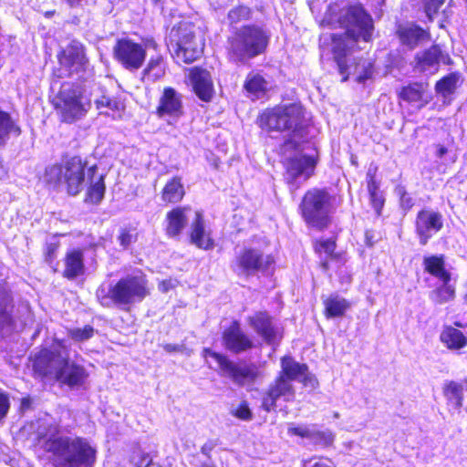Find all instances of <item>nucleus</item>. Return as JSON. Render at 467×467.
Segmentation results:
<instances>
[{
    "instance_id": "obj_1",
    "label": "nucleus",
    "mask_w": 467,
    "mask_h": 467,
    "mask_svg": "<svg viewBox=\"0 0 467 467\" xmlns=\"http://www.w3.org/2000/svg\"><path fill=\"white\" fill-rule=\"evenodd\" d=\"M340 23L346 29L343 35L332 34L328 37L323 35L320 45L323 47L328 39H331V51L337 64L340 74L347 71L346 56L348 50L353 48L354 44L362 39L368 42L373 32L372 18L366 13L361 5L350 6L342 16Z\"/></svg>"
},
{
    "instance_id": "obj_2",
    "label": "nucleus",
    "mask_w": 467,
    "mask_h": 467,
    "mask_svg": "<svg viewBox=\"0 0 467 467\" xmlns=\"http://www.w3.org/2000/svg\"><path fill=\"white\" fill-rule=\"evenodd\" d=\"M34 370L69 387L80 386L88 374L82 366L69 363L67 346L64 340H54L49 349H43L34 360Z\"/></svg>"
},
{
    "instance_id": "obj_3",
    "label": "nucleus",
    "mask_w": 467,
    "mask_h": 467,
    "mask_svg": "<svg viewBox=\"0 0 467 467\" xmlns=\"http://www.w3.org/2000/svg\"><path fill=\"white\" fill-rule=\"evenodd\" d=\"M259 126L267 130L290 131L283 145L284 151L296 149L306 135V119L301 104L291 103L265 110L258 119Z\"/></svg>"
},
{
    "instance_id": "obj_4",
    "label": "nucleus",
    "mask_w": 467,
    "mask_h": 467,
    "mask_svg": "<svg viewBox=\"0 0 467 467\" xmlns=\"http://www.w3.org/2000/svg\"><path fill=\"white\" fill-rule=\"evenodd\" d=\"M149 295L148 280L141 272L128 275L118 282H104L96 296L105 307L125 306L142 301Z\"/></svg>"
},
{
    "instance_id": "obj_5",
    "label": "nucleus",
    "mask_w": 467,
    "mask_h": 467,
    "mask_svg": "<svg viewBox=\"0 0 467 467\" xmlns=\"http://www.w3.org/2000/svg\"><path fill=\"white\" fill-rule=\"evenodd\" d=\"M44 448L47 451L53 453L61 467H91L96 458V451L80 438L48 439Z\"/></svg>"
},
{
    "instance_id": "obj_6",
    "label": "nucleus",
    "mask_w": 467,
    "mask_h": 467,
    "mask_svg": "<svg viewBox=\"0 0 467 467\" xmlns=\"http://www.w3.org/2000/svg\"><path fill=\"white\" fill-rule=\"evenodd\" d=\"M62 121L73 123L83 119L91 108V99L79 83L64 82L53 99Z\"/></svg>"
},
{
    "instance_id": "obj_7",
    "label": "nucleus",
    "mask_w": 467,
    "mask_h": 467,
    "mask_svg": "<svg viewBox=\"0 0 467 467\" xmlns=\"http://www.w3.org/2000/svg\"><path fill=\"white\" fill-rule=\"evenodd\" d=\"M268 45V36L259 26H245L229 38V57L234 62L245 63L264 53Z\"/></svg>"
},
{
    "instance_id": "obj_8",
    "label": "nucleus",
    "mask_w": 467,
    "mask_h": 467,
    "mask_svg": "<svg viewBox=\"0 0 467 467\" xmlns=\"http://www.w3.org/2000/svg\"><path fill=\"white\" fill-rule=\"evenodd\" d=\"M167 46L178 62L191 64L201 57L204 44L202 38L196 36L192 24L181 22L171 27Z\"/></svg>"
},
{
    "instance_id": "obj_9",
    "label": "nucleus",
    "mask_w": 467,
    "mask_h": 467,
    "mask_svg": "<svg viewBox=\"0 0 467 467\" xmlns=\"http://www.w3.org/2000/svg\"><path fill=\"white\" fill-rule=\"evenodd\" d=\"M331 195L324 189L308 190L300 204L299 210L306 223L317 229L327 227L331 213Z\"/></svg>"
},
{
    "instance_id": "obj_10",
    "label": "nucleus",
    "mask_w": 467,
    "mask_h": 467,
    "mask_svg": "<svg viewBox=\"0 0 467 467\" xmlns=\"http://www.w3.org/2000/svg\"><path fill=\"white\" fill-rule=\"evenodd\" d=\"M86 163L79 157H72L65 165H52L46 169L45 180L53 186L66 185L70 195L79 193L85 182Z\"/></svg>"
},
{
    "instance_id": "obj_11",
    "label": "nucleus",
    "mask_w": 467,
    "mask_h": 467,
    "mask_svg": "<svg viewBox=\"0 0 467 467\" xmlns=\"http://www.w3.org/2000/svg\"><path fill=\"white\" fill-rule=\"evenodd\" d=\"M274 264L270 254L254 247H244L232 261L231 268L238 276L248 278L258 273L265 274Z\"/></svg>"
},
{
    "instance_id": "obj_12",
    "label": "nucleus",
    "mask_w": 467,
    "mask_h": 467,
    "mask_svg": "<svg viewBox=\"0 0 467 467\" xmlns=\"http://www.w3.org/2000/svg\"><path fill=\"white\" fill-rule=\"evenodd\" d=\"M203 352L205 357H210L217 362L223 376L231 379L238 386L252 385L258 377L257 367L254 364L233 362L226 356L209 348H205Z\"/></svg>"
},
{
    "instance_id": "obj_13",
    "label": "nucleus",
    "mask_w": 467,
    "mask_h": 467,
    "mask_svg": "<svg viewBox=\"0 0 467 467\" xmlns=\"http://www.w3.org/2000/svg\"><path fill=\"white\" fill-rule=\"evenodd\" d=\"M300 144L296 152L285 159V180L289 184H296L306 182L313 173L316 165L315 160L307 155L299 152Z\"/></svg>"
},
{
    "instance_id": "obj_14",
    "label": "nucleus",
    "mask_w": 467,
    "mask_h": 467,
    "mask_svg": "<svg viewBox=\"0 0 467 467\" xmlns=\"http://www.w3.org/2000/svg\"><path fill=\"white\" fill-rule=\"evenodd\" d=\"M115 58L128 70L139 69L145 61L146 49L129 38L119 39L113 48Z\"/></svg>"
},
{
    "instance_id": "obj_15",
    "label": "nucleus",
    "mask_w": 467,
    "mask_h": 467,
    "mask_svg": "<svg viewBox=\"0 0 467 467\" xmlns=\"http://www.w3.org/2000/svg\"><path fill=\"white\" fill-rule=\"evenodd\" d=\"M159 118L174 124L183 115L182 95L172 88H165L156 109Z\"/></svg>"
},
{
    "instance_id": "obj_16",
    "label": "nucleus",
    "mask_w": 467,
    "mask_h": 467,
    "mask_svg": "<svg viewBox=\"0 0 467 467\" xmlns=\"http://www.w3.org/2000/svg\"><path fill=\"white\" fill-rule=\"evenodd\" d=\"M415 69L419 72L434 74L439 70L440 63L445 65L452 64V60L448 53L442 51L439 45H433L431 47L419 52L415 56Z\"/></svg>"
},
{
    "instance_id": "obj_17",
    "label": "nucleus",
    "mask_w": 467,
    "mask_h": 467,
    "mask_svg": "<svg viewBox=\"0 0 467 467\" xmlns=\"http://www.w3.org/2000/svg\"><path fill=\"white\" fill-rule=\"evenodd\" d=\"M280 377H284L289 382L296 380L302 382L305 387L312 389L317 388L318 385L316 377L308 370L306 364H301L296 361L292 357L285 356L281 358V371Z\"/></svg>"
},
{
    "instance_id": "obj_18",
    "label": "nucleus",
    "mask_w": 467,
    "mask_h": 467,
    "mask_svg": "<svg viewBox=\"0 0 467 467\" xmlns=\"http://www.w3.org/2000/svg\"><path fill=\"white\" fill-rule=\"evenodd\" d=\"M59 63L66 71L65 76H72L85 71L88 60L84 53L83 45L78 41H72L59 57Z\"/></svg>"
},
{
    "instance_id": "obj_19",
    "label": "nucleus",
    "mask_w": 467,
    "mask_h": 467,
    "mask_svg": "<svg viewBox=\"0 0 467 467\" xmlns=\"http://www.w3.org/2000/svg\"><path fill=\"white\" fill-rule=\"evenodd\" d=\"M443 226L442 215L431 210H421L416 218V233L420 244L425 245L428 241Z\"/></svg>"
},
{
    "instance_id": "obj_20",
    "label": "nucleus",
    "mask_w": 467,
    "mask_h": 467,
    "mask_svg": "<svg viewBox=\"0 0 467 467\" xmlns=\"http://www.w3.org/2000/svg\"><path fill=\"white\" fill-rule=\"evenodd\" d=\"M295 396V389L289 380L278 376L269 385V388L263 397L262 408L266 411L274 410L276 408V401L284 399L285 401L291 400Z\"/></svg>"
},
{
    "instance_id": "obj_21",
    "label": "nucleus",
    "mask_w": 467,
    "mask_h": 467,
    "mask_svg": "<svg viewBox=\"0 0 467 467\" xmlns=\"http://www.w3.org/2000/svg\"><path fill=\"white\" fill-rule=\"evenodd\" d=\"M223 343L228 350L236 354L254 347L253 341L244 334L236 321L223 331Z\"/></svg>"
},
{
    "instance_id": "obj_22",
    "label": "nucleus",
    "mask_w": 467,
    "mask_h": 467,
    "mask_svg": "<svg viewBox=\"0 0 467 467\" xmlns=\"http://www.w3.org/2000/svg\"><path fill=\"white\" fill-rule=\"evenodd\" d=\"M251 327L268 344H275L279 337L278 328L266 312H257L248 317Z\"/></svg>"
},
{
    "instance_id": "obj_23",
    "label": "nucleus",
    "mask_w": 467,
    "mask_h": 467,
    "mask_svg": "<svg viewBox=\"0 0 467 467\" xmlns=\"http://www.w3.org/2000/svg\"><path fill=\"white\" fill-rule=\"evenodd\" d=\"M190 80L196 96L202 101H211L214 88L212 76L209 71L194 68L190 73Z\"/></svg>"
},
{
    "instance_id": "obj_24",
    "label": "nucleus",
    "mask_w": 467,
    "mask_h": 467,
    "mask_svg": "<svg viewBox=\"0 0 467 467\" xmlns=\"http://www.w3.org/2000/svg\"><path fill=\"white\" fill-rule=\"evenodd\" d=\"M87 180L89 186L88 188L86 202L98 204L104 198L105 194L106 187L104 175L99 172L96 165H92L88 169Z\"/></svg>"
},
{
    "instance_id": "obj_25",
    "label": "nucleus",
    "mask_w": 467,
    "mask_h": 467,
    "mask_svg": "<svg viewBox=\"0 0 467 467\" xmlns=\"http://www.w3.org/2000/svg\"><path fill=\"white\" fill-rule=\"evenodd\" d=\"M189 207H177L169 212L166 215L167 226L166 234L169 237H178L189 220Z\"/></svg>"
},
{
    "instance_id": "obj_26",
    "label": "nucleus",
    "mask_w": 467,
    "mask_h": 467,
    "mask_svg": "<svg viewBox=\"0 0 467 467\" xmlns=\"http://www.w3.org/2000/svg\"><path fill=\"white\" fill-rule=\"evenodd\" d=\"M195 217L191 225L190 239L191 243L197 247L209 250L213 247V242L210 234L205 230L204 220L202 213L195 212Z\"/></svg>"
},
{
    "instance_id": "obj_27",
    "label": "nucleus",
    "mask_w": 467,
    "mask_h": 467,
    "mask_svg": "<svg viewBox=\"0 0 467 467\" xmlns=\"http://www.w3.org/2000/svg\"><path fill=\"white\" fill-rule=\"evenodd\" d=\"M244 88L254 99L263 97L269 89V81L259 72L252 71L245 78Z\"/></svg>"
},
{
    "instance_id": "obj_28",
    "label": "nucleus",
    "mask_w": 467,
    "mask_h": 467,
    "mask_svg": "<svg viewBox=\"0 0 467 467\" xmlns=\"http://www.w3.org/2000/svg\"><path fill=\"white\" fill-rule=\"evenodd\" d=\"M398 33L402 44L410 48H414L419 43L426 40L429 36L425 30L415 25L400 26Z\"/></svg>"
},
{
    "instance_id": "obj_29",
    "label": "nucleus",
    "mask_w": 467,
    "mask_h": 467,
    "mask_svg": "<svg viewBox=\"0 0 467 467\" xmlns=\"http://www.w3.org/2000/svg\"><path fill=\"white\" fill-rule=\"evenodd\" d=\"M441 342L451 350H459L467 345V337L456 327L446 326L440 335Z\"/></svg>"
},
{
    "instance_id": "obj_30",
    "label": "nucleus",
    "mask_w": 467,
    "mask_h": 467,
    "mask_svg": "<svg viewBox=\"0 0 467 467\" xmlns=\"http://www.w3.org/2000/svg\"><path fill=\"white\" fill-rule=\"evenodd\" d=\"M424 270L434 277L441 280H451V273L445 269L444 255H430L423 258Z\"/></svg>"
},
{
    "instance_id": "obj_31",
    "label": "nucleus",
    "mask_w": 467,
    "mask_h": 467,
    "mask_svg": "<svg viewBox=\"0 0 467 467\" xmlns=\"http://www.w3.org/2000/svg\"><path fill=\"white\" fill-rule=\"evenodd\" d=\"M460 84L461 74L452 72L437 81L435 90L444 100H451V96L454 94Z\"/></svg>"
},
{
    "instance_id": "obj_32",
    "label": "nucleus",
    "mask_w": 467,
    "mask_h": 467,
    "mask_svg": "<svg viewBox=\"0 0 467 467\" xmlns=\"http://www.w3.org/2000/svg\"><path fill=\"white\" fill-rule=\"evenodd\" d=\"M185 194L184 187L180 177H173L165 184L161 192V199L165 202L176 203L182 200Z\"/></svg>"
},
{
    "instance_id": "obj_33",
    "label": "nucleus",
    "mask_w": 467,
    "mask_h": 467,
    "mask_svg": "<svg viewBox=\"0 0 467 467\" xmlns=\"http://www.w3.org/2000/svg\"><path fill=\"white\" fill-rule=\"evenodd\" d=\"M464 390H467V382L466 385L456 381L448 382L443 389L448 404L459 410L462 407Z\"/></svg>"
},
{
    "instance_id": "obj_34",
    "label": "nucleus",
    "mask_w": 467,
    "mask_h": 467,
    "mask_svg": "<svg viewBox=\"0 0 467 467\" xmlns=\"http://www.w3.org/2000/svg\"><path fill=\"white\" fill-rule=\"evenodd\" d=\"M13 299L7 289L0 285V329L10 327L13 324Z\"/></svg>"
},
{
    "instance_id": "obj_35",
    "label": "nucleus",
    "mask_w": 467,
    "mask_h": 467,
    "mask_svg": "<svg viewBox=\"0 0 467 467\" xmlns=\"http://www.w3.org/2000/svg\"><path fill=\"white\" fill-rule=\"evenodd\" d=\"M64 275L67 278H75L84 273L83 254L79 250L67 253L65 260Z\"/></svg>"
},
{
    "instance_id": "obj_36",
    "label": "nucleus",
    "mask_w": 467,
    "mask_h": 467,
    "mask_svg": "<svg viewBox=\"0 0 467 467\" xmlns=\"http://www.w3.org/2000/svg\"><path fill=\"white\" fill-rule=\"evenodd\" d=\"M20 133V127L11 116L7 112L0 110V145H5L11 135L17 137Z\"/></svg>"
},
{
    "instance_id": "obj_37",
    "label": "nucleus",
    "mask_w": 467,
    "mask_h": 467,
    "mask_svg": "<svg viewBox=\"0 0 467 467\" xmlns=\"http://www.w3.org/2000/svg\"><path fill=\"white\" fill-rule=\"evenodd\" d=\"M442 284L430 293V299L438 305L445 304L455 297V287L451 280H441Z\"/></svg>"
},
{
    "instance_id": "obj_38",
    "label": "nucleus",
    "mask_w": 467,
    "mask_h": 467,
    "mask_svg": "<svg viewBox=\"0 0 467 467\" xmlns=\"http://www.w3.org/2000/svg\"><path fill=\"white\" fill-rule=\"evenodd\" d=\"M325 311L327 317H337L345 314L349 307V303L337 295L328 296L325 301Z\"/></svg>"
},
{
    "instance_id": "obj_39",
    "label": "nucleus",
    "mask_w": 467,
    "mask_h": 467,
    "mask_svg": "<svg viewBox=\"0 0 467 467\" xmlns=\"http://www.w3.org/2000/svg\"><path fill=\"white\" fill-rule=\"evenodd\" d=\"M95 104L100 114L111 116L113 119L120 117V112L123 109V105L119 100L108 96H101L95 100Z\"/></svg>"
},
{
    "instance_id": "obj_40",
    "label": "nucleus",
    "mask_w": 467,
    "mask_h": 467,
    "mask_svg": "<svg viewBox=\"0 0 467 467\" xmlns=\"http://www.w3.org/2000/svg\"><path fill=\"white\" fill-rule=\"evenodd\" d=\"M426 86L422 83H412L404 87L400 92V97L409 102L421 100Z\"/></svg>"
},
{
    "instance_id": "obj_41",
    "label": "nucleus",
    "mask_w": 467,
    "mask_h": 467,
    "mask_svg": "<svg viewBox=\"0 0 467 467\" xmlns=\"http://www.w3.org/2000/svg\"><path fill=\"white\" fill-rule=\"evenodd\" d=\"M368 190L369 192L371 204L377 215H380L385 199L382 192L379 191V186L373 177H371L368 182Z\"/></svg>"
},
{
    "instance_id": "obj_42",
    "label": "nucleus",
    "mask_w": 467,
    "mask_h": 467,
    "mask_svg": "<svg viewBox=\"0 0 467 467\" xmlns=\"http://www.w3.org/2000/svg\"><path fill=\"white\" fill-rule=\"evenodd\" d=\"M165 69L163 66V59L161 57L150 58L146 68L144 75L148 76L152 80H156L164 75Z\"/></svg>"
},
{
    "instance_id": "obj_43",
    "label": "nucleus",
    "mask_w": 467,
    "mask_h": 467,
    "mask_svg": "<svg viewBox=\"0 0 467 467\" xmlns=\"http://www.w3.org/2000/svg\"><path fill=\"white\" fill-rule=\"evenodd\" d=\"M251 16V10L245 5H238L231 9L228 13V20L230 25H235L243 21H246Z\"/></svg>"
},
{
    "instance_id": "obj_44",
    "label": "nucleus",
    "mask_w": 467,
    "mask_h": 467,
    "mask_svg": "<svg viewBox=\"0 0 467 467\" xmlns=\"http://www.w3.org/2000/svg\"><path fill=\"white\" fill-rule=\"evenodd\" d=\"M68 336L75 341L82 342L94 336L93 327L87 325L83 328H72L68 330Z\"/></svg>"
},
{
    "instance_id": "obj_45",
    "label": "nucleus",
    "mask_w": 467,
    "mask_h": 467,
    "mask_svg": "<svg viewBox=\"0 0 467 467\" xmlns=\"http://www.w3.org/2000/svg\"><path fill=\"white\" fill-rule=\"evenodd\" d=\"M398 192L400 195V202L402 209L405 211L410 210L414 205L412 197L405 191L403 187L398 188Z\"/></svg>"
},
{
    "instance_id": "obj_46",
    "label": "nucleus",
    "mask_w": 467,
    "mask_h": 467,
    "mask_svg": "<svg viewBox=\"0 0 467 467\" xmlns=\"http://www.w3.org/2000/svg\"><path fill=\"white\" fill-rule=\"evenodd\" d=\"M233 414L243 420H250L252 419V412L246 402L240 404V406L233 411Z\"/></svg>"
},
{
    "instance_id": "obj_47",
    "label": "nucleus",
    "mask_w": 467,
    "mask_h": 467,
    "mask_svg": "<svg viewBox=\"0 0 467 467\" xmlns=\"http://www.w3.org/2000/svg\"><path fill=\"white\" fill-rule=\"evenodd\" d=\"M287 431H288V434H290V435L300 436L303 438H310L313 436L312 431L305 426H295V425L291 424L288 427Z\"/></svg>"
},
{
    "instance_id": "obj_48",
    "label": "nucleus",
    "mask_w": 467,
    "mask_h": 467,
    "mask_svg": "<svg viewBox=\"0 0 467 467\" xmlns=\"http://www.w3.org/2000/svg\"><path fill=\"white\" fill-rule=\"evenodd\" d=\"M336 248L335 241L332 239L321 240L318 242L317 249L327 255H331Z\"/></svg>"
},
{
    "instance_id": "obj_49",
    "label": "nucleus",
    "mask_w": 467,
    "mask_h": 467,
    "mask_svg": "<svg viewBox=\"0 0 467 467\" xmlns=\"http://www.w3.org/2000/svg\"><path fill=\"white\" fill-rule=\"evenodd\" d=\"M445 0H425V12L431 16V14L438 12L439 8L443 5Z\"/></svg>"
},
{
    "instance_id": "obj_50",
    "label": "nucleus",
    "mask_w": 467,
    "mask_h": 467,
    "mask_svg": "<svg viewBox=\"0 0 467 467\" xmlns=\"http://www.w3.org/2000/svg\"><path fill=\"white\" fill-rule=\"evenodd\" d=\"M9 406L8 397L0 390V420L7 414Z\"/></svg>"
},
{
    "instance_id": "obj_51",
    "label": "nucleus",
    "mask_w": 467,
    "mask_h": 467,
    "mask_svg": "<svg viewBox=\"0 0 467 467\" xmlns=\"http://www.w3.org/2000/svg\"><path fill=\"white\" fill-rule=\"evenodd\" d=\"M118 240L123 248H127L134 241V237L130 232L123 230L118 236Z\"/></svg>"
},
{
    "instance_id": "obj_52",
    "label": "nucleus",
    "mask_w": 467,
    "mask_h": 467,
    "mask_svg": "<svg viewBox=\"0 0 467 467\" xmlns=\"http://www.w3.org/2000/svg\"><path fill=\"white\" fill-rule=\"evenodd\" d=\"M138 457H139L138 460H136V456L135 455H133V457H132V461L135 462L137 467H140V464H141L142 467H144L145 463L149 460H152L148 453H142L140 451L139 452Z\"/></svg>"
},
{
    "instance_id": "obj_53",
    "label": "nucleus",
    "mask_w": 467,
    "mask_h": 467,
    "mask_svg": "<svg viewBox=\"0 0 467 467\" xmlns=\"http://www.w3.org/2000/svg\"><path fill=\"white\" fill-rule=\"evenodd\" d=\"M162 348L167 353L182 352L184 349L183 345L178 344H164Z\"/></svg>"
},
{
    "instance_id": "obj_54",
    "label": "nucleus",
    "mask_w": 467,
    "mask_h": 467,
    "mask_svg": "<svg viewBox=\"0 0 467 467\" xmlns=\"http://www.w3.org/2000/svg\"><path fill=\"white\" fill-rule=\"evenodd\" d=\"M215 445L214 441H210L202 445L201 452L209 457Z\"/></svg>"
},
{
    "instance_id": "obj_55",
    "label": "nucleus",
    "mask_w": 467,
    "mask_h": 467,
    "mask_svg": "<svg viewBox=\"0 0 467 467\" xmlns=\"http://www.w3.org/2000/svg\"><path fill=\"white\" fill-rule=\"evenodd\" d=\"M372 76V69L371 65H368V67L365 69L364 74H361L358 77V81L362 83L365 82L367 79L370 78Z\"/></svg>"
},
{
    "instance_id": "obj_56",
    "label": "nucleus",
    "mask_w": 467,
    "mask_h": 467,
    "mask_svg": "<svg viewBox=\"0 0 467 467\" xmlns=\"http://www.w3.org/2000/svg\"><path fill=\"white\" fill-rule=\"evenodd\" d=\"M317 435L326 445H328L333 441V436L330 432H318Z\"/></svg>"
},
{
    "instance_id": "obj_57",
    "label": "nucleus",
    "mask_w": 467,
    "mask_h": 467,
    "mask_svg": "<svg viewBox=\"0 0 467 467\" xmlns=\"http://www.w3.org/2000/svg\"><path fill=\"white\" fill-rule=\"evenodd\" d=\"M365 240L366 244L369 246H372L374 243L376 242L374 238V232L373 231H366L365 233Z\"/></svg>"
},
{
    "instance_id": "obj_58",
    "label": "nucleus",
    "mask_w": 467,
    "mask_h": 467,
    "mask_svg": "<svg viewBox=\"0 0 467 467\" xmlns=\"http://www.w3.org/2000/svg\"><path fill=\"white\" fill-rule=\"evenodd\" d=\"M435 147H436L435 155L438 158H442L448 151V149L441 144H437V145H435Z\"/></svg>"
},
{
    "instance_id": "obj_59",
    "label": "nucleus",
    "mask_w": 467,
    "mask_h": 467,
    "mask_svg": "<svg viewBox=\"0 0 467 467\" xmlns=\"http://www.w3.org/2000/svg\"><path fill=\"white\" fill-rule=\"evenodd\" d=\"M31 406V400L29 398H25L22 400L21 402V409L22 410H27Z\"/></svg>"
},
{
    "instance_id": "obj_60",
    "label": "nucleus",
    "mask_w": 467,
    "mask_h": 467,
    "mask_svg": "<svg viewBox=\"0 0 467 467\" xmlns=\"http://www.w3.org/2000/svg\"><path fill=\"white\" fill-rule=\"evenodd\" d=\"M311 467H334V466H332V464H329L326 462L319 461V462H316Z\"/></svg>"
},
{
    "instance_id": "obj_61",
    "label": "nucleus",
    "mask_w": 467,
    "mask_h": 467,
    "mask_svg": "<svg viewBox=\"0 0 467 467\" xmlns=\"http://www.w3.org/2000/svg\"><path fill=\"white\" fill-rule=\"evenodd\" d=\"M55 250H56V247L54 245H52V244L48 245L47 253V256L51 257L53 255V254L55 253Z\"/></svg>"
},
{
    "instance_id": "obj_62",
    "label": "nucleus",
    "mask_w": 467,
    "mask_h": 467,
    "mask_svg": "<svg viewBox=\"0 0 467 467\" xmlns=\"http://www.w3.org/2000/svg\"><path fill=\"white\" fill-rule=\"evenodd\" d=\"M200 467H216L213 463L203 462L200 465Z\"/></svg>"
},
{
    "instance_id": "obj_63",
    "label": "nucleus",
    "mask_w": 467,
    "mask_h": 467,
    "mask_svg": "<svg viewBox=\"0 0 467 467\" xmlns=\"http://www.w3.org/2000/svg\"><path fill=\"white\" fill-rule=\"evenodd\" d=\"M67 1L70 5H75L78 4L81 0H67Z\"/></svg>"
},
{
    "instance_id": "obj_64",
    "label": "nucleus",
    "mask_w": 467,
    "mask_h": 467,
    "mask_svg": "<svg viewBox=\"0 0 467 467\" xmlns=\"http://www.w3.org/2000/svg\"><path fill=\"white\" fill-rule=\"evenodd\" d=\"M454 325L459 327H463V325L461 322H455Z\"/></svg>"
}]
</instances>
